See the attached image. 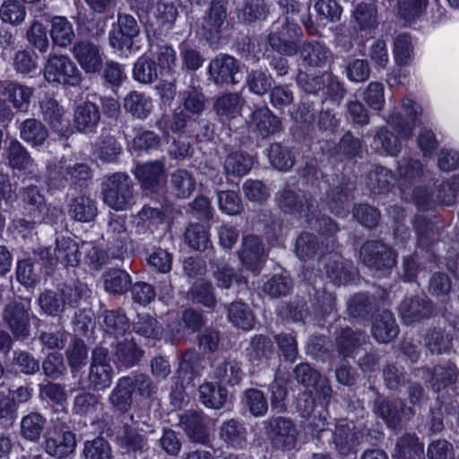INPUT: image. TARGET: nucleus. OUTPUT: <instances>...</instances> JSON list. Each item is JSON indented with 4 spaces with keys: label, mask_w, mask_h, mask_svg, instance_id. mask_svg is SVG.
I'll list each match as a JSON object with an SVG mask.
<instances>
[{
    "label": "nucleus",
    "mask_w": 459,
    "mask_h": 459,
    "mask_svg": "<svg viewBox=\"0 0 459 459\" xmlns=\"http://www.w3.org/2000/svg\"><path fill=\"white\" fill-rule=\"evenodd\" d=\"M88 290L87 285L77 281L65 285L57 290H47L39 294L38 304L42 313L49 316H58L66 306L74 307Z\"/></svg>",
    "instance_id": "1"
},
{
    "label": "nucleus",
    "mask_w": 459,
    "mask_h": 459,
    "mask_svg": "<svg viewBox=\"0 0 459 459\" xmlns=\"http://www.w3.org/2000/svg\"><path fill=\"white\" fill-rule=\"evenodd\" d=\"M133 181L122 172L108 176L102 183L101 195L105 204L115 211L127 210L134 202Z\"/></svg>",
    "instance_id": "2"
},
{
    "label": "nucleus",
    "mask_w": 459,
    "mask_h": 459,
    "mask_svg": "<svg viewBox=\"0 0 459 459\" xmlns=\"http://www.w3.org/2000/svg\"><path fill=\"white\" fill-rule=\"evenodd\" d=\"M264 425L273 446L282 451H290L296 447L299 431L291 419L283 416L272 417Z\"/></svg>",
    "instance_id": "3"
},
{
    "label": "nucleus",
    "mask_w": 459,
    "mask_h": 459,
    "mask_svg": "<svg viewBox=\"0 0 459 459\" xmlns=\"http://www.w3.org/2000/svg\"><path fill=\"white\" fill-rule=\"evenodd\" d=\"M2 319L16 339H26L30 329V301L8 302L3 309Z\"/></svg>",
    "instance_id": "4"
},
{
    "label": "nucleus",
    "mask_w": 459,
    "mask_h": 459,
    "mask_svg": "<svg viewBox=\"0 0 459 459\" xmlns=\"http://www.w3.org/2000/svg\"><path fill=\"white\" fill-rule=\"evenodd\" d=\"M301 36L300 28L296 23L284 19L273 25L272 31L268 35V43L279 54L291 56L298 52L295 39Z\"/></svg>",
    "instance_id": "5"
},
{
    "label": "nucleus",
    "mask_w": 459,
    "mask_h": 459,
    "mask_svg": "<svg viewBox=\"0 0 459 459\" xmlns=\"http://www.w3.org/2000/svg\"><path fill=\"white\" fill-rule=\"evenodd\" d=\"M113 375L108 350L101 346L93 349L88 373L89 387L94 391L107 389L112 383Z\"/></svg>",
    "instance_id": "6"
},
{
    "label": "nucleus",
    "mask_w": 459,
    "mask_h": 459,
    "mask_svg": "<svg viewBox=\"0 0 459 459\" xmlns=\"http://www.w3.org/2000/svg\"><path fill=\"white\" fill-rule=\"evenodd\" d=\"M39 258L49 265L62 264L65 266H76L80 262L81 254L75 241L70 238H57L56 247L41 248L39 251Z\"/></svg>",
    "instance_id": "7"
},
{
    "label": "nucleus",
    "mask_w": 459,
    "mask_h": 459,
    "mask_svg": "<svg viewBox=\"0 0 459 459\" xmlns=\"http://www.w3.org/2000/svg\"><path fill=\"white\" fill-rule=\"evenodd\" d=\"M361 262L368 268L382 271L392 268L396 263L393 248L382 241H366L360 248Z\"/></svg>",
    "instance_id": "8"
},
{
    "label": "nucleus",
    "mask_w": 459,
    "mask_h": 459,
    "mask_svg": "<svg viewBox=\"0 0 459 459\" xmlns=\"http://www.w3.org/2000/svg\"><path fill=\"white\" fill-rule=\"evenodd\" d=\"M44 76L49 82L76 85L81 81V73L67 56H50L46 64Z\"/></svg>",
    "instance_id": "9"
},
{
    "label": "nucleus",
    "mask_w": 459,
    "mask_h": 459,
    "mask_svg": "<svg viewBox=\"0 0 459 459\" xmlns=\"http://www.w3.org/2000/svg\"><path fill=\"white\" fill-rule=\"evenodd\" d=\"M275 202L279 209L287 214L298 215L309 221L310 212L314 217L315 202L300 191H295L286 186L275 195Z\"/></svg>",
    "instance_id": "10"
},
{
    "label": "nucleus",
    "mask_w": 459,
    "mask_h": 459,
    "mask_svg": "<svg viewBox=\"0 0 459 459\" xmlns=\"http://www.w3.org/2000/svg\"><path fill=\"white\" fill-rule=\"evenodd\" d=\"M210 80L217 85L237 84L240 73L238 61L227 54L217 55L209 64Z\"/></svg>",
    "instance_id": "11"
},
{
    "label": "nucleus",
    "mask_w": 459,
    "mask_h": 459,
    "mask_svg": "<svg viewBox=\"0 0 459 459\" xmlns=\"http://www.w3.org/2000/svg\"><path fill=\"white\" fill-rule=\"evenodd\" d=\"M140 32L139 26L135 19L129 14L119 13L117 25L113 26L109 33L110 45L118 50L131 48L133 39Z\"/></svg>",
    "instance_id": "12"
},
{
    "label": "nucleus",
    "mask_w": 459,
    "mask_h": 459,
    "mask_svg": "<svg viewBox=\"0 0 459 459\" xmlns=\"http://www.w3.org/2000/svg\"><path fill=\"white\" fill-rule=\"evenodd\" d=\"M402 108L410 121H403L400 113H394L389 117L387 122L399 137L408 139L412 135L418 116L421 114V108L413 100L405 99L402 102Z\"/></svg>",
    "instance_id": "13"
},
{
    "label": "nucleus",
    "mask_w": 459,
    "mask_h": 459,
    "mask_svg": "<svg viewBox=\"0 0 459 459\" xmlns=\"http://www.w3.org/2000/svg\"><path fill=\"white\" fill-rule=\"evenodd\" d=\"M432 309V303L428 299L420 296L406 297L399 306L400 316L406 325L429 318Z\"/></svg>",
    "instance_id": "14"
},
{
    "label": "nucleus",
    "mask_w": 459,
    "mask_h": 459,
    "mask_svg": "<svg viewBox=\"0 0 459 459\" xmlns=\"http://www.w3.org/2000/svg\"><path fill=\"white\" fill-rule=\"evenodd\" d=\"M75 434L72 431H53L46 436L45 451L51 456L62 459L74 453Z\"/></svg>",
    "instance_id": "15"
},
{
    "label": "nucleus",
    "mask_w": 459,
    "mask_h": 459,
    "mask_svg": "<svg viewBox=\"0 0 459 459\" xmlns=\"http://www.w3.org/2000/svg\"><path fill=\"white\" fill-rule=\"evenodd\" d=\"M73 55L86 73H96L102 67L100 48L90 41L76 42L73 47Z\"/></svg>",
    "instance_id": "16"
},
{
    "label": "nucleus",
    "mask_w": 459,
    "mask_h": 459,
    "mask_svg": "<svg viewBox=\"0 0 459 459\" xmlns=\"http://www.w3.org/2000/svg\"><path fill=\"white\" fill-rule=\"evenodd\" d=\"M212 374L221 385L234 386L238 385L243 377L240 363L231 358H218L212 364Z\"/></svg>",
    "instance_id": "17"
},
{
    "label": "nucleus",
    "mask_w": 459,
    "mask_h": 459,
    "mask_svg": "<svg viewBox=\"0 0 459 459\" xmlns=\"http://www.w3.org/2000/svg\"><path fill=\"white\" fill-rule=\"evenodd\" d=\"M238 256L247 269L255 271L264 257V246L261 238L252 234L244 236Z\"/></svg>",
    "instance_id": "18"
},
{
    "label": "nucleus",
    "mask_w": 459,
    "mask_h": 459,
    "mask_svg": "<svg viewBox=\"0 0 459 459\" xmlns=\"http://www.w3.org/2000/svg\"><path fill=\"white\" fill-rule=\"evenodd\" d=\"M180 425L186 437L195 443L206 444L209 441V429L206 418L199 412L188 411L181 416Z\"/></svg>",
    "instance_id": "19"
},
{
    "label": "nucleus",
    "mask_w": 459,
    "mask_h": 459,
    "mask_svg": "<svg viewBox=\"0 0 459 459\" xmlns=\"http://www.w3.org/2000/svg\"><path fill=\"white\" fill-rule=\"evenodd\" d=\"M249 127L262 137H268L281 131V121L268 108L262 107L252 112Z\"/></svg>",
    "instance_id": "20"
},
{
    "label": "nucleus",
    "mask_w": 459,
    "mask_h": 459,
    "mask_svg": "<svg viewBox=\"0 0 459 459\" xmlns=\"http://www.w3.org/2000/svg\"><path fill=\"white\" fill-rule=\"evenodd\" d=\"M226 9L219 2L212 1L202 23L203 36L211 44L217 42L225 23Z\"/></svg>",
    "instance_id": "21"
},
{
    "label": "nucleus",
    "mask_w": 459,
    "mask_h": 459,
    "mask_svg": "<svg viewBox=\"0 0 459 459\" xmlns=\"http://www.w3.org/2000/svg\"><path fill=\"white\" fill-rule=\"evenodd\" d=\"M166 170L163 160L139 164L135 177L145 189L155 190L165 179Z\"/></svg>",
    "instance_id": "22"
},
{
    "label": "nucleus",
    "mask_w": 459,
    "mask_h": 459,
    "mask_svg": "<svg viewBox=\"0 0 459 459\" xmlns=\"http://www.w3.org/2000/svg\"><path fill=\"white\" fill-rule=\"evenodd\" d=\"M399 329L394 314L384 310L374 319L371 333L374 338L380 343L392 342L398 334Z\"/></svg>",
    "instance_id": "23"
},
{
    "label": "nucleus",
    "mask_w": 459,
    "mask_h": 459,
    "mask_svg": "<svg viewBox=\"0 0 459 459\" xmlns=\"http://www.w3.org/2000/svg\"><path fill=\"white\" fill-rule=\"evenodd\" d=\"M361 434L356 429L353 422H341L334 431L333 442L336 449L342 455L352 453L359 445Z\"/></svg>",
    "instance_id": "24"
},
{
    "label": "nucleus",
    "mask_w": 459,
    "mask_h": 459,
    "mask_svg": "<svg viewBox=\"0 0 459 459\" xmlns=\"http://www.w3.org/2000/svg\"><path fill=\"white\" fill-rule=\"evenodd\" d=\"M353 189V184L350 182H342L333 187L326 198L329 210L337 216L345 217L349 213V198Z\"/></svg>",
    "instance_id": "25"
},
{
    "label": "nucleus",
    "mask_w": 459,
    "mask_h": 459,
    "mask_svg": "<svg viewBox=\"0 0 459 459\" xmlns=\"http://www.w3.org/2000/svg\"><path fill=\"white\" fill-rule=\"evenodd\" d=\"M39 107L43 120L52 129L61 132L67 126L64 108L54 98L45 96L39 101Z\"/></svg>",
    "instance_id": "26"
},
{
    "label": "nucleus",
    "mask_w": 459,
    "mask_h": 459,
    "mask_svg": "<svg viewBox=\"0 0 459 459\" xmlns=\"http://www.w3.org/2000/svg\"><path fill=\"white\" fill-rule=\"evenodd\" d=\"M299 54L302 60L313 67H323L332 59L331 50L318 41H305Z\"/></svg>",
    "instance_id": "27"
},
{
    "label": "nucleus",
    "mask_w": 459,
    "mask_h": 459,
    "mask_svg": "<svg viewBox=\"0 0 459 459\" xmlns=\"http://www.w3.org/2000/svg\"><path fill=\"white\" fill-rule=\"evenodd\" d=\"M123 105L127 113L141 120L146 119L153 108L152 98L137 91H130L124 98Z\"/></svg>",
    "instance_id": "28"
},
{
    "label": "nucleus",
    "mask_w": 459,
    "mask_h": 459,
    "mask_svg": "<svg viewBox=\"0 0 459 459\" xmlns=\"http://www.w3.org/2000/svg\"><path fill=\"white\" fill-rule=\"evenodd\" d=\"M211 267L212 276L219 288L230 289L233 282H236L238 286L247 287V280L236 273L226 262L215 260L212 263Z\"/></svg>",
    "instance_id": "29"
},
{
    "label": "nucleus",
    "mask_w": 459,
    "mask_h": 459,
    "mask_svg": "<svg viewBox=\"0 0 459 459\" xmlns=\"http://www.w3.org/2000/svg\"><path fill=\"white\" fill-rule=\"evenodd\" d=\"M100 119L99 107L91 101H86L74 111V123L78 131L92 132Z\"/></svg>",
    "instance_id": "30"
},
{
    "label": "nucleus",
    "mask_w": 459,
    "mask_h": 459,
    "mask_svg": "<svg viewBox=\"0 0 459 459\" xmlns=\"http://www.w3.org/2000/svg\"><path fill=\"white\" fill-rule=\"evenodd\" d=\"M68 215L81 222L91 221L97 215L95 202L88 196L81 195L73 198L67 205Z\"/></svg>",
    "instance_id": "31"
},
{
    "label": "nucleus",
    "mask_w": 459,
    "mask_h": 459,
    "mask_svg": "<svg viewBox=\"0 0 459 459\" xmlns=\"http://www.w3.org/2000/svg\"><path fill=\"white\" fill-rule=\"evenodd\" d=\"M254 164L252 156L237 150L230 152L224 159L223 169L228 176L243 177L247 174Z\"/></svg>",
    "instance_id": "32"
},
{
    "label": "nucleus",
    "mask_w": 459,
    "mask_h": 459,
    "mask_svg": "<svg viewBox=\"0 0 459 459\" xmlns=\"http://www.w3.org/2000/svg\"><path fill=\"white\" fill-rule=\"evenodd\" d=\"M247 436L244 425L234 419L223 422L220 429V437L234 448H243L247 444Z\"/></svg>",
    "instance_id": "33"
},
{
    "label": "nucleus",
    "mask_w": 459,
    "mask_h": 459,
    "mask_svg": "<svg viewBox=\"0 0 459 459\" xmlns=\"http://www.w3.org/2000/svg\"><path fill=\"white\" fill-rule=\"evenodd\" d=\"M366 339L367 335L364 333L344 328L336 338L337 350L343 357H351L366 343Z\"/></svg>",
    "instance_id": "34"
},
{
    "label": "nucleus",
    "mask_w": 459,
    "mask_h": 459,
    "mask_svg": "<svg viewBox=\"0 0 459 459\" xmlns=\"http://www.w3.org/2000/svg\"><path fill=\"white\" fill-rule=\"evenodd\" d=\"M199 400L206 407L219 410L224 407L228 399V391L221 385L204 383L199 386Z\"/></svg>",
    "instance_id": "35"
},
{
    "label": "nucleus",
    "mask_w": 459,
    "mask_h": 459,
    "mask_svg": "<svg viewBox=\"0 0 459 459\" xmlns=\"http://www.w3.org/2000/svg\"><path fill=\"white\" fill-rule=\"evenodd\" d=\"M327 277L334 284H347L355 274V269L351 261L335 257L326 264Z\"/></svg>",
    "instance_id": "36"
},
{
    "label": "nucleus",
    "mask_w": 459,
    "mask_h": 459,
    "mask_svg": "<svg viewBox=\"0 0 459 459\" xmlns=\"http://www.w3.org/2000/svg\"><path fill=\"white\" fill-rule=\"evenodd\" d=\"M459 381V371L455 365L447 363L446 365L436 366L432 371L430 383L434 391L440 392L445 390Z\"/></svg>",
    "instance_id": "37"
},
{
    "label": "nucleus",
    "mask_w": 459,
    "mask_h": 459,
    "mask_svg": "<svg viewBox=\"0 0 459 459\" xmlns=\"http://www.w3.org/2000/svg\"><path fill=\"white\" fill-rule=\"evenodd\" d=\"M102 279L105 290L117 295L126 292L132 283L130 275L122 269H109L103 273Z\"/></svg>",
    "instance_id": "38"
},
{
    "label": "nucleus",
    "mask_w": 459,
    "mask_h": 459,
    "mask_svg": "<svg viewBox=\"0 0 459 459\" xmlns=\"http://www.w3.org/2000/svg\"><path fill=\"white\" fill-rule=\"evenodd\" d=\"M50 37L55 45L67 47L75 37L72 23L65 17H54L51 20Z\"/></svg>",
    "instance_id": "39"
},
{
    "label": "nucleus",
    "mask_w": 459,
    "mask_h": 459,
    "mask_svg": "<svg viewBox=\"0 0 459 459\" xmlns=\"http://www.w3.org/2000/svg\"><path fill=\"white\" fill-rule=\"evenodd\" d=\"M131 383L126 377L119 378L108 398L113 407L123 413L128 411L132 406L134 391L130 386Z\"/></svg>",
    "instance_id": "40"
},
{
    "label": "nucleus",
    "mask_w": 459,
    "mask_h": 459,
    "mask_svg": "<svg viewBox=\"0 0 459 459\" xmlns=\"http://www.w3.org/2000/svg\"><path fill=\"white\" fill-rule=\"evenodd\" d=\"M20 136L32 146H39L48 138V132L40 121L35 118H28L21 124Z\"/></svg>",
    "instance_id": "41"
},
{
    "label": "nucleus",
    "mask_w": 459,
    "mask_h": 459,
    "mask_svg": "<svg viewBox=\"0 0 459 459\" xmlns=\"http://www.w3.org/2000/svg\"><path fill=\"white\" fill-rule=\"evenodd\" d=\"M274 352L273 342L265 335H255L247 350V356L253 364L268 360Z\"/></svg>",
    "instance_id": "42"
},
{
    "label": "nucleus",
    "mask_w": 459,
    "mask_h": 459,
    "mask_svg": "<svg viewBox=\"0 0 459 459\" xmlns=\"http://www.w3.org/2000/svg\"><path fill=\"white\" fill-rule=\"evenodd\" d=\"M376 413L391 428H395L401 421V415L412 414V409H404L402 402L381 401L376 407Z\"/></svg>",
    "instance_id": "43"
},
{
    "label": "nucleus",
    "mask_w": 459,
    "mask_h": 459,
    "mask_svg": "<svg viewBox=\"0 0 459 459\" xmlns=\"http://www.w3.org/2000/svg\"><path fill=\"white\" fill-rule=\"evenodd\" d=\"M243 100L238 93H224L214 102V110L221 117L230 119L236 117L242 108Z\"/></svg>",
    "instance_id": "44"
},
{
    "label": "nucleus",
    "mask_w": 459,
    "mask_h": 459,
    "mask_svg": "<svg viewBox=\"0 0 459 459\" xmlns=\"http://www.w3.org/2000/svg\"><path fill=\"white\" fill-rule=\"evenodd\" d=\"M228 318L235 326L249 330L255 325V316L248 306L240 301H234L228 307Z\"/></svg>",
    "instance_id": "45"
},
{
    "label": "nucleus",
    "mask_w": 459,
    "mask_h": 459,
    "mask_svg": "<svg viewBox=\"0 0 459 459\" xmlns=\"http://www.w3.org/2000/svg\"><path fill=\"white\" fill-rule=\"evenodd\" d=\"M103 326L106 333L118 338L129 331L130 323L126 316L120 310H105L103 312Z\"/></svg>",
    "instance_id": "46"
},
{
    "label": "nucleus",
    "mask_w": 459,
    "mask_h": 459,
    "mask_svg": "<svg viewBox=\"0 0 459 459\" xmlns=\"http://www.w3.org/2000/svg\"><path fill=\"white\" fill-rule=\"evenodd\" d=\"M46 420L38 412H30L21 420V436L29 441L39 439L45 428Z\"/></svg>",
    "instance_id": "47"
},
{
    "label": "nucleus",
    "mask_w": 459,
    "mask_h": 459,
    "mask_svg": "<svg viewBox=\"0 0 459 459\" xmlns=\"http://www.w3.org/2000/svg\"><path fill=\"white\" fill-rule=\"evenodd\" d=\"M423 446L415 435H405L396 443V459H422Z\"/></svg>",
    "instance_id": "48"
},
{
    "label": "nucleus",
    "mask_w": 459,
    "mask_h": 459,
    "mask_svg": "<svg viewBox=\"0 0 459 459\" xmlns=\"http://www.w3.org/2000/svg\"><path fill=\"white\" fill-rule=\"evenodd\" d=\"M375 308V298L367 293H357L347 303V311L354 318H365Z\"/></svg>",
    "instance_id": "49"
},
{
    "label": "nucleus",
    "mask_w": 459,
    "mask_h": 459,
    "mask_svg": "<svg viewBox=\"0 0 459 459\" xmlns=\"http://www.w3.org/2000/svg\"><path fill=\"white\" fill-rule=\"evenodd\" d=\"M170 184L175 195L180 198L189 197L195 188V180L192 174L182 169L171 174Z\"/></svg>",
    "instance_id": "50"
},
{
    "label": "nucleus",
    "mask_w": 459,
    "mask_h": 459,
    "mask_svg": "<svg viewBox=\"0 0 459 459\" xmlns=\"http://www.w3.org/2000/svg\"><path fill=\"white\" fill-rule=\"evenodd\" d=\"M143 356V351L137 347L134 340L118 342L115 357L125 367H132L137 364Z\"/></svg>",
    "instance_id": "51"
},
{
    "label": "nucleus",
    "mask_w": 459,
    "mask_h": 459,
    "mask_svg": "<svg viewBox=\"0 0 459 459\" xmlns=\"http://www.w3.org/2000/svg\"><path fill=\"white\" fill-rule=\"evenodd\" d=\"M429 0H397V15L405 23L420 18L427 9Z\"/></svg>",
    "instance_id": "52"
},
{
    "label": "nucleus",
    "mask_w": 459,
    "mask_h": 459,
    "mask_svg": "<svg viewBox=\"0 0 459 459\" xmlns=\"http://www.w3.org/2000/svg\"><path fill=\"white\" fill-rule=\"evenodd\" d=\"M321 249L317 237L309 232L301 233L295 246L297 256L303 261L313 258Z\"/></svg>",
    "instance_id": "53"
},
{
    "label": "nucleus",
    "mask_w": 459,
    "mask_h": 459,
    "mask_svg": "<svg viewBox=\"0 0 459 459\" xmlns=\"http://www.w3.org/2000/svg\"><path fill=\"white\" fill-rule=\"evenodd\" d=\"M117 438L120 446L128 451L143 453L147 449L145 435L131 427H125Z\"/></svg>",
    "instance_id": "54"
},
{
    "label": "nucleus",
    "mask_w": 459,
    "mask_h": 459,
    "mask_svg": "<svg viewBox=\"0 0 459 459\" xmlns=\"http://www.w3.org/2000/svg\"><path fill=\"white\" fill-rule=\"evenodd\" d=\"M189 120V115L183 109L178 108L174 110L171 117L163 115L157 121V126L165 134H168L169 131L178 133L182 132L186 128Z\"/></svg>",
    "instance_id": "55"
},
{
    "label": "nucleus",
    "mask_w": 459,
    "mask_h": 459,
    "mask_svg": "<svg viewBox=\"0 0 459 459\" xmlns=\"http://www.w3.org/2000/svg\"><path fill=\"white\" fill-rule=\"evenodd\" d=\"M26 9L17 0H6L0 6V19L13 26L21 25L25 19Z\"/></svg>",
    "instance_id": "56"
},
{
    "label": "nucleus",
    "mask_w": 459,
    "mask_h": 459,
    "mask_svg": "<svg viewBox=\"0 0 459 459\" xmlns=\"http://www.w3.org/2000/svg\"><path fill=\"white\" fill-rule=\"evenodd\" d=\"M6 159L9 165L14 169H26L31 163L27 150L17 140L11 141L6 149Z\"/></svg>",
    "instance_id": "57"
},
{
    "label": "nucleus",
    "mask_w": 459,
    "mask_h": 459,
    "mask_svg": "<svg viewBox=\"0 0 459 459\" xmlns=\"http://www.w3.org/2000/svg\"><path fill=\"white\" fill-rule=\"evenodd\" d=\"M394 180V176L386 168L377 167L370 171L368 177V186L375 194H382L389 191Z\"/></svg>",
    "instance_id": "58"
},
{
    "label": "nucleus",
    "mask_w": 459,
    "mask_h": 459,
    "mask_svg": "<svg viewBox=\"0 0 459 459\" xmlns=\"http://www.w3.org/2000/svg\"><path fill=\"white\" fill-rule=\"evenodd\" d=\"M133 74L141 83H152L158 78L157 66L151 57L143 56L135 62Z\"/></svg>",
    "instance_id": "59"
},
{
    "label": "nucleus",
    "mask_w": 459,
    "mask_h": 459,
    "mask_svg": "<svg viewBox=\"0 0 459 459\" xmlns=\"http://www.w3.org/2000/svg\"><path fill=\"white\" fill-rule=\"evenodd\" d=\"M134 331L146 338L153 340L160 339L162 334V327L156 320L148 314L138 315L137 321L133 325Z\"/></svg>",
    "instance_id": "60"
},
{
    "label": "nucleus",
    "mask_w": 459,
    "mask_h": 459,
    "mask_svg": "<svg viewBox=\"0 0 459 459\" xmlns=\"http://www.w3.org/2000/svg\"><path fill=\"white\" fill-rule=\"evenodd\" d=\"M185 240L193 249L200 251L205 250L210 244L208 231L200 223H192L186 228Z\"/></svg>",
    "instance_id": "61"
},
{
    "label": "nucleus",
    "mask_w": 459,
    "mask_h": 459,
    "mask_svg": "<svg viewBox=\"0 0 459 459\" xmlns=\"http://www.w3.org/2000/svg\"><path fill=\"white\" fill-rule=\"evenodd\" d=\"M243 402L249 412L255 417L264 416L268 410V403L264 393L255 388L245 391Z\"/></svg>",
    "instance_id": "62"
},
{
    "label": "nucleus",
    "mask_w": 459,
    "mask_h": 459,
    "mask_svg": "<svg viewBox=\"0 0 459 459\" xmlns=\"http://www.w3.org/2000/svg\"><path fill=\"white\" fill-rule=\"evenodd\" d=\"M268 13L269 8L264 0H247L238 16L244 22L250 23L264 19Z\"/></svg>",
    "instance_id": "63"
},
{
    "label": "nucleus",
    "mask_w": 459,
    "mask_h": 459,
    "mask_svg": "<svg viewBox=\"0 0 459 459\" xmlns=\"http://www.w3.org/2000/svg\"><path fill=\"white\" fill-rule=\"evenodd\" d=\"M83 456L85 459H111L112 449L107 440L96 437L84 443Z\"/></svg>",
    "instance_id": "64"
}]
</instances>
